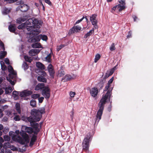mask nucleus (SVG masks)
<instances>
[{"mask_svg": "<svg viewBox=\"0 0 153 153\" xmlns=\"http://www.w3.org/2000/svg\"><path fill=\"white\" fill-rule=\"evenodd\" d=\"M101 57L100 55L99 54H97L95 57L94 62L96 63L100 59Z\"/></svg>", "mask_w": 153, "mask_h": 153, "instance_id": "obj_32", "label": "nucleus"}, {"mask_svg": "<svg viewBox=\"0 0 153 153\" xmlns=\"http://www.w3.org/2000/svg\"><path fill=\"white\" fill-rule=\"evenodd\" d=\"M45 113V109L43 107L38 110L33 109L31 111V116L26 118V120H27L29 122L34 121H39L42 117V114Z\"/></svg>", "mask_w": 153, "mask_h": 153, "instance_id": "obj_4", "label": "nucleus"}, {"mask_svg": "<svg viewBox=\"0 0 153 153\" xmlns=\"http://www.w3.org/2000/svg\"><path fill=\"white\" fill-rule=\"evenodd\" d=\"M1 66V68L3 70L5 71V70H6L7 67L5 65H2Z\"/></svg>", "mask_w": 153, "mask_h": 153, "instance_id": "obj_50", "label": "nucleus"}, {"mask_svg": "<svg viewBox=\"0 0 153 153\" xmlns=\"http://www.w3.org/2000/svg\"><path fill=\"white\" fill-rule=\"evenodd\" d=\"M65 79L67 81L70 80L72 79V77L70 75H67L65 76Z\"/></svg>", "mask_w": 153, "mask_h": 153, "instance_id": "obj_39", "label": "nucleus"}, {"mask_svg": "<svg viewBox=\"0 0 153 153\" xmlns=\"http://www.w3.org/2000/svg\"><path fill=\"white\" fill-rule=\"evenodd\" d=\"M39 28L38 29V33H37L36 31H30V32L29 34L31 35V34L33 35V36L31 37H30L28 40V42H36L39 41L41 37L40 36V35H39L38 36H36V35H38L39 33Z\"/></svg>", "mask_w": 153, "mask_h": 153, "instance_id": "obj_8", "label": "nucleus"}, {"mask_svg": "<svg viewBox=\"0 0 153 153\" xmlns=\"http://www.w3.org/2000/svg\"><path fill=\"white\" fill-rule=\"evenodd\" d=\"M30 105L33 107H36V105L35 100L33 99L31 100L30 102Z\"/></svg>", "mask_w": 153, "mask_h": 153, "instance_id": "obj_33", "label": "nucleus"}, {"mask_svg": "<svg viewBox=\"0 0 153 153\" xmlns=\"http://www.w3.org/2000/svg\"><path fill=\"white\" fill-rule=\"evenodd\" d=\"M32 47L33 48H40L42 47L41 44L39 42L33 44L32 45Z\"/></svg>", "mask_w": 153, "mask_h": 153, "instance_id": "obj_24", "label": "nucleus"}, {"mask_svg": "<svg viewBox=\"0 0 153 153\" xmlns=\"http://www.w3.org/2000/svg\"><path fill=\"white\" fill-rule=\"evenodd\" d=\"M8 120V118L7 117H4L3 119L2 120L4 121H6Z\"/></svg>", "mask_w": 153, "mask_h": 153, "instance_id": "obj_57", "label": "nucleus"}, {"mask_svg": "<svg viewBox=\"0 0 153 153\" xmlns=\"http://www.w3.org/2000/svg\"><path fill=\"white\" fill-rule=\"evenodd\" d=\"M7 69L10 73L9 74V77H7V80L10 82L12 85H14L16 81L17 73L11 65H9Z\"/></svg>", "mask_w": 153, "mask_h": 153, "instance_id": "obj_5", "label": "nucleus"}, {"mask_svg": "<svg viewBox=\"0 0 153 153\" xmlns=\"http://www.w3.org/2000/svg\"><path fill=\"white\" fill-rule=\"evenodd\" d=\"M0 64L1 65V66L2 65H4V63L3 61H1L0 62Z\"/></svg>", "mask_w": 153, "mask_h": 153, "instance_id": "obj_64", "label": "nucleus"}, {"mask_svg": "<svg viewBox=\"0 0 153 153\" xmlns=\"http://www.w3.org/2000/svg\"><path fill=\"white\" fill-rule=\"evenodd\" d=\"M94 29L93 28L92 30H90L89 32L87 33L84 36V38L86 39L88 38L89 36H91L94 33Z\"/></svg>", "mask_w": 153, "mask_h": 153, "instance_id": "obj_22", "label": "nucleus"}, {"mask_svg": "<svg viewBox=\"0 0 153 153\" xmlns=\"http://www.w3.org/2000/svg\"><path fill=\"white\" fill-rule=\"evenodd\" d=\"M0 153H4V151L3 149H0Z\"/></svg>", "mask_w": 153, "mask_h": 153, "instance_id": "obj_62", "label": "nucleus"}, {"mask_svg": "<svg viewBox=\"0 0 153 153\" xmlns=\"http://www.w3.org/2000/svg\"><path fill=\"white\" fill-rule=\"evenodd\" d=\"M36 65L38 68L41 70H44L45 68L44 65L41 63L39 62H37L36 63Z\"/></svg>", "mask_w": 153, "mask_h": 153, "instance_id": "obj_19", "label": "nucleus"}, {"mask_svg": "<svg viewBox=\"0 0 153 153\" xmlns=\"http://www.w3.org/2000/svg\"><path fill=\"white\" fill-rule=\"evenodd\" d=\"M4 138L5 141H9L10 140V137L8 135H5L4 136Z\"/></svg>", "mask_w": 153, "mask_h": 153, "instance_id": "obj_43", "label": "nucleus"}, {"mask_svg": "<svg viewBox=\"0 0 153 153\" xmlns=\"http://www.w3.org/2000/svg\"><path fill=\"white\" fill-rule=\"evenodd\" d=\"M24 58L26 61L29 62H31L32 60L30 57L27 56H25Z\"/></svg>", "mask_w": 153, "mask_h": 153, "instance_id": "obj_38", "label": "nucleus"}, {"mask_svg": "<svg viewBox=\"0 0 153 153\" xmlns=\"http://www.w3.org/2000/svg\"><path fill=\"white\" fill-rule=\"evenodd\" d=\"M96 17L97 15L93 14L90 17V20L92 24L94 25L95 29H97L98 28L97 21L96 19Z\"/></svg>", "mask_w": 153, "mask_h": 153, "instance_id": "obj_11", "label": "nucleus"}, {"mask_svg": "<svg viewBox=\"0 0 153 153\" xmlns=\"http://www.w3.org/2000/svg\"><path fill=\"white\" fill-rule=\"evenodd\" d=\"M37 121H34L31 122H30L31 126L35 128V130L34 131V133L35 134H37L39 131V125L38 123H35Z\"/></svg>", "mask_w": 153, "mask_h": 153, "instance_id": "obj_12", "label": "nucleus"}, {"mask_svg": "<svg viewBox=\"0 0 153 153\" xmlns=\"http://www.w3.org/2000/svg\"><path fill=\"white\" fill-rule=\"evenodd\" d=\"M69 95L71 97H74L75 95V92L71 91Z\"/></svg>", "mask_w": 153, "mask_h": 153, "instance_id": "obj_45", "label": "nucleus"}, {"mask_svg": "<svg viewBox=\"0 0 153 153\" xmlns=\"http://www.w3.org/2000/svg\"><path fill=\"white\" fill-rule=\"evenodd\" d=\"M5 90V93L6 94H9L10 93L13 91L12 88L11 87H8L7 88H3Z\"/></svg>", "mask_w": 153, "mask_h": 153, "instance_id": "obj_28", "label": "nucleus"}, {"mask_svg": "<svg viewBox=\"0 0 153 153\" xmlns=\"http://www.w3.org/2000/svg\"><path fill=\"white\" fill-rule=\"evenodd\" d=\"M14 120L16 121H19L20 120V116L19 115L16 116L14 118Z\"/></svg>", "mask_w": 153, "mask_h": 153, "instance_id": "obj_44", "label": "nucleus"}, {"mask_svg": "<svg viewBox=\"0 0 153 153\" xmlns=\"http://www.w3.org/2000/svg\"><path fill=\"white\" fill-rule=\"evenodd\" d=\"M37 80L39 82H46V79L42 76H38Z\"/></svg>", "mask_w": 153, "mask_h": 153, "instance_id": "obj_27", "label": "nucleus"}, {"mask_svg": "<svg viewBox=\"0 0 153 153\" xmlns=\"http://www.w3.org/2000/svg\"><path fill=\"white\" fill-rule=\"evenodd\" d=\"M4 62L7 65H8L10 64L9 60L8 58H6L4 60Z\"/></svg>", "mask_w": 153, "mask_h": 153, "instance_id": "obj_52", "label": "nucleus"}, {"mask_svg": "<svg viewBox=\"0 0 153 153\" xmlns=\"http://www.w3.org/2000/svg\"><path fill=\"white\" fill-rule=\"evenodd\" d=\"M110 50L111 51H114L115 50V44L114 43H112L110 47Z\"/></svg>", "mask_w": 153, "mask_h": 153, "instance_id": "obj_37", "label": "nucleus"}, {"mask_svg": "<svg viewBox=\"0 0 153 153\" xmlns=\"http://www.w3.org/2000/svg\"><path fill=\"white\" fill-rule=\"evenodd\" d=\"M44 99V97H39L38 98L39 102L41 103L43 101V100Z\"/></svg>", "mask_w": 153, "mask_h": 153, "instance_id": "obj_47", "label": "nucleus"}, {"mask_svg": "<svg viewBox=\"0 0 153 153\" xmlns=\"http://www.w3.org/2000/svg\"><path fill=\"white\" fill-rule=\"evenodd\" d=\"M46 3L48 4L49 5H51V3L50 0H44Z\"/></svg>", "mask_w": 153, "mask_h": 153, "instance_id": "obj_54", "label": "nucleus"}, {"mask_svg": "<svg viewBox=\"0 0 153 153\" xmlns=\"http://www.w3.org/2000/svg\"><path fill=\"white\" fill-rule=\"evenodd\" d=\"M125 0H119V2L122 5H125Z\"/></svg>", "mask_w": 153, "mask_h": 153, "instance_id": "obj_46", "label": "nucleus"}, {"mask_svg": "<svg viewBox=\"0 0 153 153\" xmlns=\"http://www.w3.org/2000/svg\"><path fill=\"white\" fill-rule=\"evenodd\" d=\"M4 111L6 115L8 116L11 115V112L10 111Z\"/></svg>", "mask_w": 153, "mask_h": 153, "instance_id": "obj_42", "label": "nucleus"}, {"mask_svg": "<svg viewBox=\"0 0 153 153\" xmlns=\"http://www.w3.org/2000/svg\"><path fill=\"white\" fill-rule=\"evenodd\" d=\"M48 70L51 76L53 78L54 76V72L53 66L51 64L48 65Z\"/></svg>", "mask_w": 153, "mask_h": 153, "instance_id": "obj_15", "label": "nucleus"}, {"mask_svg": "<svg viewBox=\"0 0 153 153\" xmlns=\"http://www.w3.org/2000/svg\"><path fill=\"white\" fill-rule=\"evenodd\" d=\"M36 140V136H33L32 137L30 143V146L31 147L32 146Z\"/></svg>", "mask_w": 153, "mask_h": 153, "instance_id": "obj_29", "label": "nucleus"}, {"mask_svg": "<svg viewBox=\"0 0 153 153\" xmlns=\"http://www.w3.org/2000/svg\"><path fill=\"white\" fill-rule=\"evenodd\" d=\"M118 6H117V5L115 6L113 8V10H118Z\"/></svg>", "mask_w": 153, "mask_h": 153, "instance_id": "obj_55", "label": "nucleus"}, {"mask_svg": "<svg viewBox=\"0 0 153 153\" xmlns=\"http://www.w3.org/2000/svg\"><path fill=\"white\" fill-rule=\"evenodd\" d=\"M118 6V10L119 11H121L124 10L125 8V5H121L120 4H118L117 5Z\"/></svg>", "mask_w": 153, "mask_h": 153, "instance_id": "obj_31", "label": "nucleus"}, {"mask_svg": "<svg viewBox=\"0 0 153 153\" xmlns=\"http://www.w3.org/2000/svg\"><path fill=\"white\" fill-rule=\"evenodd\" d=\"M31 96V97L33 99H36L39 97L40 95L37 94H34L32 95Z\"/></svg>", "mask_w": 153, "mask_h": 153, "instance_id": "obj_36", "label": "nucleus"}, {"mask_svg": "<svg viewBox=\"0 0 153 153\" xmlns=\"http://www.w3.org/2000/svg\"><path fill=\"white\" fill-rule=\"evenodd\" d=\"M91 138L90 133H88L84 139L82 143V150L87 151L88 150L89 147V142Z\"/></svg>", "mask_w": 153, "mask_h": 153, "instance_id": "obj_7", "label": "nucleus"}, {"mask_svg": "<svg viewBox=\"0 0 153 153\" xmlns=\"http://www.w3.org/2000/svg\"><path fill=\"white\" fill-rule=\"evenodd\" d=\"M40 36L41 37V39H42V40L44 41H46L47 39V37L45 35H40Z\"/></svg>", "mask_w": 153, "mask_h": 153, "instance_id": "obj_35", "label": "nucleus"}, {"mask_svg": "<svg viewBox=\"0 0 153 153\" xmlns=\"http://www.w3.org/2000/svg\"><path fill=\"white\" fill-rule=\"evenodd\" d=\"M32 93L31 91L28 90H25L22 92L14 91L13 92V96L15 100H16L18 99L19 95L21 97H25L29 96Z\"/></svg>", "mask_w": 153, "mask_h": 153, "instance_id": "obj_6", "label": "nucleus"}, {"mask_svg": "<svg viewBox=\"0 0 153 153\" xmlns=\"http://www.w3.org/2000/svg\"><path fill=\"white\" fill-rule=\"evenodd\" d=\"M3 116V113L1 109H0V118H1Z\"/></svg>", "mask_w": 153, "mask_h": 153, "instance_id": "obj_59", "label": "nucleus"}, {"mask_svg": "<svg viewBox=\"0 0 153 153\" xmlns=\"http://www.w3.org/2000/svg\"><path fill=\"white\" fill-rule=\"evenodd\" d=\"M51 53H50L48 54L47 56L45 57V60L46 61L48 62H50L51 61Z\"/></svg>", "mask_w": 153, "mask_h": 153, "instance_id": "obj_30", "label": "nucleus"}, {"mask_svg": "<svg viewBox=\"0 0 153 153\" xmlns=\"http://www.w3.org/2000/svg\"><path fill=\"white\" fill-rule=\"evenodd\" d=\"M22 129H25V131L22 130L20 131V134L22 137H21L19 135H16L12 137L13 140L18 142L22 144H27L30 141V138L28 135L25 132L29 134L34 133V131L31 127H27L25 126L22 127Z\"/></svg>", "mask_w": 153, "mask_h": 153, "instance_id": "obj_3", "label": "nucleus"}, {"mask_svg": "<svg viewBox=\"0 0 153 153\" xmlns=\"http://www.w3.org/2000/svg\"><path fill=\"white\" fill-rule=\"evenodd\" d=\"M28 19L27 16H25L16 19V22L18 24L21 23Z\"/></svg>", "mask_w": 153, "mask_h": 153, "instance_id": "obj_16", "label": "nucleus"}, {"mask_svg": "<svg viewBox=\"0 0 153 153\" xmlns=\"http://www.w3.org/2000/svg\"><path fill=\"white\" fill-rule=\"evenodd\" d=\"M65 74L64 71L62 69H60L58 71L57 76L59 77H62Z\"/></svg>", "mask_w": 153, "mask_h": 153, "instance_id": "obj_25", "label": "nucleus"}, {"mask_svg": "<svg viewBox=\"0 0 153 153\" xmlns=\"http://www.w3.org/2000/svg\"><path fill=\"white\" fill-rule=\"evenodd\" d=\"M45 85L44 83H39L35 86V90L36 91H38L40 89H43L45 87Z\"/></svg>", "mask_w": 153, "mask_h": 153, "instance_id": "obj_17", "label": "nucleus"}, {"mask_svg": "<svg viewBox=\"0 0 153 153\" xmlns=\"http://www.w3.org/2000/svg\"><path fill=\"white\" fill-rule=\"evenodd\" d=\"M42 22L39 21L38 19L33 18L31 19H28L25 23H22L19 25L18 28L19 29H22L26 28L28 31H36L38 33V29L40 28Z\"/></svg>", "mask_w": 153, "mask_h": 153, "instance_id": "obj_2", "label": "nucleus"}, {"mask_svg": "<svg viewBox=\"0 0 153 153\" xmlns=\"http://www.w3.org/2000/svg\"><path fill=\"white\" fill-rule=\"evenodd\" d=\"M10 11V9H9L6 7L4 8L2 10V13L4 15H6L9 13Z\"/></svg>", "mask_w": 153, "mask_h": 153, "instance_id": "obj_26", "label": "nucleus"}, {"mask_svg": "<svg viewBox=\"0 0 153 153\" xmlns=\"http://www.w3.org/2000/svg\"><path fill=\"white\" fill-rule=\"evenodd\" d=\"M81 29V27L78 26H74L70 30V32L71 34L77 33L80 31Z\"/></svg>", "mask_w": 153, "mask_h": 153, "instance_id": "obj_14", "label": "nucleus"}, {"mask_svg": "<svg viewBox=\"0 0 153 153\" xmlns=\"http://www.w3.org/2000/svg\"><path fill=\"white\" fill-rule=\"evenodd\" d=\"M114 80L113 77H112L110 79L108 82L107 85L105 87L104 91H107V92L105 94L103 95L99 103V108L97 112L96 115L95 123H97L99 122L101 118V117L102 114L104 109V105L106 101L108 100L110 101L111 95L112 94V91L113 87H111V84L112 82Z\"/></svg>", "mask_w": 153, "mask_h": 153, "instance_id": "obj_1", "label": "nucleus"}, {"mask_svg": "<svg viewBox=\"0 0 153 153\" xmlns=\"http://www.w3.org/2000/svg\"><path fill=\"white\" fill-rule=\"evenodd\" d=\"M15 108L18 113L20 114L21 112V108L20 104L19 103H16L15 105Z\"/></svg>", "mask_w": 153, "mask_h": 153, "instance_id": "obj_23", "label": "nucleus"}, {"mask_svg": "<svg viewBox=\"0 0 153 153\" xmlns=\"http://www.w3.org/2000/svg\"><path fill=\"white\" fill-rule=\"evenodd\" d=\"M84 18V16H83L82 18L78 20L76 22V24H78L80 22L82 21V20Z\"/></svg>", "mask_w": 153, "mask_h": 153, "instance_id": "obj_49", "label": "nucleus"}, {"mask_svg": "<svg viewBox=\"0 0 153 153\" xmlns=\"http://www.w3.org/2000/svg\"><path fill=\"white\" fill-rule=\"evenodd\" d=\"M90 92L91 96L94 98H95L97 96L98 93L97 88L95 87L91 88L90 90Z\"/></svg>", "mask_w": 153, "mask_h": 153, "instance_id": "obj_13", "label": "nucleus"}, {"mask_svg": "<svg viewBox=\"0 0 153 153\" xmlns=\"http://www.w3.org/2000/svg\"><path fill=\"white\" fill-rule=\"evenodd\" d=\"M22 67L24 70L27 69L28 68V66L27 63L26 62H24L22 64Z\"/></svg>", "mask_w": 153, "mask_h": 153, "instance_id": "obj_40", "label": "nucleus"}, {"mask_svg": "<svg viewBox=\"0 0 153 153\" xmlns=\"http://www.w3.org/2000/svg\"><path fill=\"white\" fill-rule=\"evenodd\" d=\"M0 46L1 47V48H2V49L3 51L4 50L5 48L4 47V44L1 42H0Z\"/></svg>", "mask_w": 153, "mask_h": 153, "instance_id": "obj_48", "label": "nucleus"}, {"mask_svg": "<svg viewBox=\"0 0 153 153\" xmlns=\"http://www.w3.org/2000/svg\"><path fill=\"white\" fill-rule=\"evenodd\" d=\"M7 52L6 51H2L0 53V59H2L7 54Z\"/></svg>", "mask_w": 153, "mask_h": 153, "instance_id": "obj_34", "label": "nucleus"}, {"mask_svg": "<svg viewBox=\"0 0 153 153\" xmlns=\"http://www.w3.org/2000/svg\"><path fill=\"white\" fill-rule=\"evenodd\" d=\"M42 95L45 97L46 99H48L50 97V89L48 86H45L42 90Z\"/></svg>", "mask_w": 153, "mask_h": 153, "instance_id": "obj_9", "label": "nucleus"}, {"mask_svg": "<svg viewBox=\"0 0 153 153\" xmlns=\"http://www.w3.org/2000/svg\"><path fill=\"white\" fill-rule=\"evenodd\" d=\"M5 153H11V151L10 150L6 151Z\"/></svg>", "mask_w": 153, "mask_h": 153, "instance_id": "obj_60", "label": "nucleus"}, {"mask_svg": "<svg viewBox=\"0 0 153 153\" xmlns=\"http://www.w3.org/2000/svg\"><path fill=\"white\" fill-rule=\"evenodd\" d=\"M3 126L1 124H0V131L3 128ZM2 134V132L1 131H0V136H1Z\"/></svg>", "mask_w": 153, "mask_h": 153, "instance_id": "obj_51", "label": "nucleus"}, {"mask_svg": "<svg viewBox=\"0 0 153 153\" xmlns=\"http://www.w3.org/2000/svg\"><path fill=\"white\" fill-rule=\"evenodd\" d=\"M4 140L3 138L1 137H0V143H2L4 142Z\"/></svg>", "mask_w": 153, "mask_h": 153, "instance_id": "obj_58", "label": "nucleus"}, {"mask_svg": "<svg viewBox=\"0 0 153 153\" xmlns=\"http://www.w3.org/2000/svg\"><path fill=\"white\" fill-rule=\"evenodd\" d=\"M65 46L64 45H61L59 46H58L57 47V50L58 51H59L60 50H61L62 48L64 47Z\"/></svg>", "mask_w": 153, "mask_h": 153, "instance_id": "obj_41", "label": "nucleus"}, {"mask_svg": "<svg viewBox=\"0 0 153 153\" xmlns=\"http://www.w3.org/2000/svg\"><path fill=\"white\" fill-rule=\"evenodd\" d=\"M131 37V33L130 32H129L128 35L127 36V38H129Z\"/></svg>", "mask_w": 153, "mask_h": 153, "instance_id": "obj_61", "label": "nucleus"}, {"mask_svg": "<svg viewBox=\"0 0 153 153\" xmlns=\"http://www.w3.org/2000/svg\"><path fill=\"white\" fill-rule=\"evenodd\" d=\"M116 67L115 66L114 68L111 69L109 71H108L106 74V76L108 77L114 73L115 70L116 69Z\"/></svg>", "mask_w": 153, "mask_h": 153, "instance_id": "obj_21", "label": "nucleus"}, {"mask_svg": "<svg viewBox=\"0 0 153 153\" xmlns=\"http://www.w3.org/2000/svg\"><path fill=\"white\" fill-rule=\"evenodd\" d=\"M42 74L44 76H46V73L43 71H42Z\"/></svg>", "mask_w": 153, "mask_h": 153, "instance_id": "obj_56", "label": "nucleus"}, {"mask_svg": "<svg viewBox=\"0 0 153 153\" xmlns=\"http://www.w3.org/2000/svg\"><path fill=\"white\" fill-rule=\"evenodd\" d=\"M4 1H8L9 3L14 2L18 0H4Z\"/></svg>", "mask_w": 153, "mask_h": 153, "instance_id": "obj_53", "label": "nucleus"}, {"mask_svg": "<svg viewBox=\"0 0 153 153\" xmlns=\"http://www.w3.org/2000/svg\"><path fill=\"white\" fill-rule=\"evenodd\" d=\"M20 5L17 8V10H20L22 12H25L28 9V6L27 4H24L23 1H20Z\"/></svg>", "mask_w": 153, "mask_h": 153, "instance_id": "obj_10", "label": "nucleus"}, {"mask_svg": "<svg viewBox=\"0 0 153 153\" xmlns=\"http://www.w3.org/2000/svg\"><path fill=\"white\" fill-rule=\"evenodd\" d=\"M40 51V50L39 49H32L29 51V53L31 56H33L38 53Z\"/></svg>", "mask_w": 153, "mask_h": 153, "instance_id": "obj_18", "label": "nucleus"}, {"mask_svg": "<svg viewBox=\"0 0 153 153\" xmlns=\"http://www.w3.org/2000/svg\"><path fill=\"white\" fill-rule=\"evenodd\" d=\"M16 27L15 25H10L8 27V29L10 32L14 33L15 31Z\"/></svg>", "mask_w": 153, "mask_h": 153, "instance_id": "obj_20", "label": "nucleus"}, {"mask_svg": "<svg viewBox=\"0 0 153 153\" xmlns=\"http://www.w3.org/2000/svg\"><path fill=\"white\" fill-rule=\"evenodd\" d=\"M133 18L134 19V21L135 22L136 21V19L137 18V17L135 16H133Z\"/></svg>", "mask_w": 153, "mask_h": 153, "instance_id": "obj_63", "label": "nucleus"}]
</instances>
